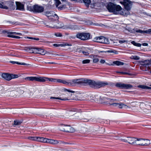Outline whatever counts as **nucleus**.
Listing matches in <instances>:
<instances>
[{
  "mask_svg": "<svg viewBox=\"0 0 151 151\" xmlns=\"http://www.w3.org/2000/svg\"><path fill=\"white\" fill-rule=\"evenodd\" d=\"M143 146L149 145L150 144V141L149 139H143Z\"/></svg>",
  "mask_w": 151,
  "mask_h": 151,
  "instance_id": "b1692460",
  "label": "nucleus"
},
{
  "mask_svg": "<svg viewBox=\"0 0 151 151\" xmlns=\"http://www.w3.org/2000/svg\"><path fill=\"white\" fill-rule=\"evenodd\" d=\"M121 3L124 5L125 10L123 9L121 7V9L120 10L121 12H122L121 13V15L127 16L129 15L130 13L129 11L132 6V2L129 0H123Z\"/></svg>",
  "mask_w": 151,
  "mask_h": 151,
  "instance_id": "f03ea898",
  "label": "nucleus"
},
{
  "mask_svg": "<svg viewBox=\"0 0 151 151\" xmlns=\"http://www.w3.org/2000/svg\"><path fill=\"white\" fill-rule=\"evenodd\" d=\"M46 77H30L24 78V80L27 81H36L41 82H45Z\"/></svg>",
  "mask_w": 151,
  "mask_h": 151,
  "instance_id": "423d86ee",
  "label": "nucleus"
},
{
  "mask_svg": "<svg viewBox=\"0 0 151 151\" xmlns=\"http://www.w3.org/2000/svg\"><path fill=\"white\" fill-rule=\"evenodd\" d=\"M38 137H30L29 138V139L37 141H38Z\"/></svg>",
  "mask_w": 151,
  "mask_h": 151,
  "instance_id": "a18cd8bd",
  "label": "nucleus"
},
{
  "mask_svg": "<svg viewBox=\"0 0 151 151\" xmlns=\"http://www.w3.org/2000/svg\"><path fill=\"white\" fill-rule=\"evenodd\" d=\"M1 76L3 78L7 81H9L12 79L16 78L18 77L17 75L11 74L6 73H2L1 75Z\"/></svg>",
  "mask_w": 151,
  "mask_h": 151,
  "instance_id": "9d476101",
  "label": "nucleus"
},
{
  "mask_svg": "<svg viewBox=\"0 0 151 151\" xmlns=\"http://www.w3.org/2000/svg\"><path fill=\"white\" fill-rule=\"evenodd\" d=\"M126 30L128 31L130 33H134L135 30L134 29H132L129 27H127L125 28Z\"/></svg>",
  "mask_w": 151,
  "mask_h": 151,
  "instance_id": "bb28decb",
  "label": "nucleus"
},
{
  "mask_svg": "<svg viewBox=\"0 0 151 151\" xmlns=\"http://www.w3.org/2000/svg\"><path fill=\"white\" fill-rule=\"evenodd\" d=\"M120 140L125 142H127L129 144L134 145H135L136 142V138L130 137H127L125 138H122Z\"/></svg>",
  "mask_w": 151,
  "mask_h": 151,
  "instance_id": "0eeeda50",
  "label": "nucleus"
},
{
  "mask_svg": "<svg viewBox=\"0 0 151 151\" xmlns=\"http://www.w3.org/2000/svg\"><path fill=\"white\" fill-rule=\"evenodd\" d=\"M63 90L64 91H67L68 92H71L72 93H74L76 92L75 91H71V90H69L67 89L66 88H64V89H63Z\"/></svg>",
  "mask_w": 151,
  "mask_h": 151,
  "instance_id": "de8ad7c7",
  "label": "nucleus"
},
{
  "mask_svg": "<svg viewBox=\"0 0 151 151\" xmlns=\"http://www.w3.org/2000/svg\"><path fill=\"white\" fill-rule=\"evenodd\" d=\"M17 9L23 10L24 9V6L23 4L19 2H16Z\"/></svg>",
  "mask_w": 151,
  "mask_h": 151,
  "instance_id": "a211bd4d",
  "label": "nucleus"
},
{
  "mask_svg": "<svg viewBox=\"0 0 151 151\" xmlns=\"http://www.w3.org/2000/svg\"><path fill=\"white\" fill-rule=\"evenodd\" d=\"M99 60L98 58H94L93 59V62L94 63H97Z\"/></svg>",
  "mask_w": 151,
  "mask_h": 151,
  "instance_id": "864d4df0",
  "label": "nucleus"
},
{
  "mask_svg": "<svg viewBox=\"0 0 151 151\" xmlns=\"http://www.w3.org/2000/svg\"><path fill=\"white\" fill-rule=\"evenodd\" d=\"M36 47H32L31 46H27L24 47V50L26 51H28L31 53L36 52L35 51Z\"/></svg>",
  "mask_w": 151,
  "mask_h": 151,
  "instance_id": "4468645a",
  "label": "nucleus"
},
{
  "mask_svg": "<svg viewBox=\"0 0 151 151\" xmlns=\"http://www.w3.org/2000/svg\"><path fill=\"white\" fill-rule=\"evenodd\" d=\"M85 5L88 6L91 2V0H83Z\"/></svg>",
  "mask_w": 151,
  "mask_h": 151,
  "instance_id": "f704fd0d",
  "label": "nucleus"
},
{
  "mask_svg": "<svg viewBox=\"0 0 151 151\" xmlns=\"http://www.w3.org/2000/svg\"><path fill=\"white\" fill-rule=\"evenodd\" d=\"M136 143L135 145L141 146H143V139L138 138H136Z\"/></svg>",
  "mask_w": 151,
  "mask_h": 151,
  "instance_id": "aec40b11",
  "label": "nucleus"
},
{
  "mask_svg": "<svg viewBox=\"0 0 151 151\" xmlns=\"http://www.w3.org/2000/svg\"><path fill=\"white\" fill-rule=\"evenodd\" d=\"M22 123V122L18 121H14V124L15 125H20Z\"/></svg>",
  "mask_w": 151,
  "mask_h": 151,
  "instance_id": "c03bdc74",
  "label": "nucleus"
},
{
  "mask_svg": "<svg viewBox=\"0 0 151 151\" xmlns=\"http://www.w3.org/2000/svg\"><path fill=\"white\" fill-rule=\"evenodd\" d=\"M43 51L42 52V55H44L45 54L47 55H53V52L52 51H51L50 52H47L46 51Z\"/></svg>",
  "mask_w": 151,
  "mask_h": 151,
  "instance_id": "c756f323",
  "label": "nucleus"
},
{
  "mask_svg": "<svg viewBox=\"0 0 151 151\" xmlns=\"http://www.w3.org/2000/svg\"><path fill=\"white\" fill-rule=\"evenodd\" d=\"M113 63L117 65H123L124 64L123 63L118 61H114Z\"/></svg>",
  "mask_w": 151,
  "mask_h": 151,
  "instance_id": "473e14b6",
  "label": "nucleus"
},
{
  "mask_svg": "<svg viewBox=\"0 0 151 151\" xmlns=\"http://www.w3.org/2000/svg\"><path fill=\"white\" fill-rule=\"evenodd\" d=\"M10 62L13 64L16 63V64H19V65H29V64H26L25 63H19L17 62H16V61H12Z\"/></svg>",
  "mask_w": 151,
  "mask_h": 151,
  "instance_id": "2f4dec72",
  "label": "nucleus"
},
{
  "mask_svg": "<svg viewBox=\"0 0 151 151\" xmlns=\"http://www.w3.org/2000/svg\"><path fill=\"white\" fill-rule=\"evenodd\" d=\"M90 60L88 59H86L83 61L82 63L83 64L88 63H90Z\"/></svg>",
  "mask_w": 151,
  "mask_h": 151,
  "instance_id": "49530a36",
  "label": "nucleus"
},
{
  "mask_svg": "<svg viewBox=\"0 0 151 151\" xmlns=\"http://www.w3.org/2000/svg\"><path fill=\"white\" fill-rule=\"evenodd\" d=\"M13 38L19 39L21 38V37L19 36L14 35Z\"/></svg>",
  "mask_w": 151,
  "mask_h": 151,
  "instance_id": "680f3d73",
  "label": "nucleus"
},
{
  "mask_svg": "<svg viewBox=\"0 0 151 151\" xmlns=\"http://www.w3.org/2000/svg\"><path fill=\"white\" fill-rule=\"evenodd\" d=\"M111 105H112L113 106H117L118 107L121 109L124 108L127 109H132L131 107L130 106H128L127 105L124 104L123 103H115L111 104Z\"/></svg>",
  "mask_w": 151,
  "mask_h": 151,
  "instance_id": "ddd939ff",
  "label": "nucleus"
},
{
  "mask_svg": "<svg viewBox=\"0 0 151 151\" xmlns=\"http://www.w3.org/2000/svg\"><path fill=\"white\" fill-rule=\"evenodd\" d=\"M90 34L88 33H78L76 35L77 38L83 40H86L90 39Z\"/></svg>",
  "mask_w": 151,
  "mask_h": 151,
  "instance_id": "6e6552de",
  "label": "nucleus"
},
{
  "mask_svg": "<svg viewBox=\"0 0 151 151\" xmlns=\"http://www.w3.org/2000/svg\"><path fill=\"white\" fill-rule=\"evenodd\" d=\"M49 27L51 28H55L57 29L63 28V29H65L67 28L66 26H64L63 24L61 22L57 24L54 25L53 27L49 26Z\"/></svg>",
  "mask_w": 151,
  "mask_h": 151,
  "instance_id": "dca6fc26",
  "label": "nucleus"
},
{
  "mask_svg": "<svg viewBox=\"0 0 151 151\" xmlns=\"http://www.w3.org/2000/svg\"><path fill=\"white\" fill-rule=\"evenodd\" d=\"M53 98V99H60V100H68V99H60V98L59 97H52V98Z\"/></svg>",
  "mask_w": 151,
  "mask_h": 151,
  "instance_id": "6e6d98bb",
  "label": "nucleus"
},
{
  "mask_svg": "<svg viewBox=\"0 0 151 151\" xmlns=\"http://www.w3.org/2000/svg\"><path fill=\"white\" fill-rule=\"evenodd\" d=\"M46 143H48L53 145H56L58 144L66 145L69 144V143L61 141H58L57 140L47 139Z\"/></svg>",
  "mask_w": 151,
  "mask_h": 151,
  "instance_id": "9b49d317",
  "label": "nucleus"
},
{
  "mask_svg": "<svg viewBox=\"0 0 151 151\" xmlns=\"http://www.w3.org/2000/svg\"><path fill=\"white\" fill-rule=\"evenodd\" d=\"M55 35L57 37H62V35L61 33H55Z\"/></svg>",
  "mask_w": 151,
  "mask_h": 151,
  "instance_id": "8fccbe9b",
  "label": "nucleus"
},
{
  "mask_svg": "<svg viewBox=\"0 0 151 151\" xmlns=\"http://www.w3.org/2000/svg\"><path fill=\"white\" fill-rule=\"evenodd\" d=\"M12 4L10 1L0 2V8L8 9L11 7Z\"/></svg>",
  "mask_w": 151,
  "mask_h": 151,
  "instance_id": "f8f14e48",
  "label": "nucleus"
},
{
  "mask_svg": "<svg viewBox=\"0 0 151 151\" xmlns=\"http://www.w3.org/2000/svg\"><path fill=\"white\" fill-rule=\"evenodd\" d=\"M131 58L135 60H139L140 59L139 57L137 56H132L131 57Z\"/></svg>",
  "mask_w": 151,
  "mask_h": 151,
  "instance_id": "79ce46f5",
  "label": "nucleus"
},
{
  "mask_svg": "<svg viewBox=\"0 0 151 151\" xmlns=\"http://www.w3.org/2000/svg\"><path fill=\"white\" fill-rule=\"evenodd\" d=\"M118 88L123 91L130 89L132 88V86H116Z\"/></svg>",
  "mask_w": 151,
  "mask_h": 151,
  "instance_id": "2eb2a0df",
  "label": "nucleus"
},
{
  "mask_svg": "<svg viewBox=\"0 0 151 151\" xmlns=\"http://www.w3.org/2000/svg\"><path fill=\"white\" fill-rule=\"evenodd\" d=\"M120 73H121L122 74H129V75H130V74H129V73H126V72H121Z\"/></svg>",
  "mask_w": 151,
  "mask_h": 151,
  "instance_id": "69168bd1",
  "label": "nucleus"
},
{
  "mask_svg": "<svg viewBox=\"0 0 151 151\" xmlns=\"http://www.w3.org/2000/svg\"><path fill=\"white\" fill-rule=\"evenodd\" d=\"M103 86H89V88L97 89L101 88Z\"/></svg>",
  "mask_w": 151,
  "mask_h": 151,
  "instance_id": "cd10ccee",
  "label": "nucleus"
},
{
  "mask_svg": "<svg viewBox=\"0 0 151 151\" xmlns=\"http://www.w3.org/2000/svg\"><path fill=\"white\" fill-rule=\"evenodd\" d=\"M46 79L48 80L49 81L51 82H56L57 79L52 78H49L46 77Z\"/></svg>",
  "mask_w": 151,
  "mask_h": 151,
  "instance_id": "4c0bfd02",
  "label": "nucleus"
},
{
  "mask_svg": "<svg viewBox=\"0 0 151 151\" xmlns=\"http://www.w3.org/2000/svg\"><path fill=\"white\" fill-rule=\"evenodd\" d=\"M97 3H93L91 4V7L92 8H96L97 6Z\"/></svg>",
  "mask_w": 151,
  "mask_h": 151,
  "instance_id": "09e8293b",
  "label": "nucleus"
},
{
  "mask_svg": "<svg viewBox=\"0 0 151 151\" xmlns=\"http://www.w3.org/2000/svg\"><path fill=\"white\" fill-rule=\"evenodd\" d=\"M12 33H14V32H11L8 33L7 36L9 37L13 38V36L14 35H15V34H12Z\"/></svg>",
  "mask_w": 151,
  "mask_h": 151,
  "instance_id": "58836bf2",
  "label": "nucleus"
},
{
  "mask_svg": "<svg viewBox=\"0 0 151 151\" xmlns=\"http://www.w3.org/2000/svg\"><path fill=\"white\" fill-rule=\"evenodd\" d=\"M47 138L38 137V141L44 143H47Z\"/></svg>",
  "mask_w": 151,
  "mask_h": 151,
  "instance_id": "5701e85b",
  "label": "nucleus"
},
{
  "mask_svg": "<svg viewBox=\"0 0 151 151\" xmlns=\"http://www.w3.org/2000/svg\"><path fill=\"white\" fill-rule=\"evenodd\" d=\"M105 62V61L104 60L101 59L100 60V62L101 63H104Z\"/></svg>",
  "mask_w": 151,
  "mask_h": 151,
  "instance_id": "052dcab7",
  "label": "nucleus"
},
{
  "mask_svg": "<svg viewBox=\"0 0 151 151\" xmlns=\"http://www.w3.org/2000/svg\"><path fill=\"white\" fill-rule=\"evenodd\" d=\"M2 32L3 34H4V35H6V34L8 35V33H9L7 31L5 30H3L2 31Z\"/></svg>",
  "mask_w": 151,
  "mask_h": 151,
  "instance_id": "bf43d9fd",
  "label": "nucleus"
},
{
  "mask_svg": "<svg viewBox=\"0 0 151 151\" xmlns=\"http://www.w3.org/2000/svg\"><path fill=\"white\" fill-rule=\"evenodd\" d=\"M100 96L99 95L96 94L95 95H92L91 96V99L93 100L94 101L98 100L100 98Z\"/></svg>",
  "mask_w": 151,
  "mask_h": 151,
  "instance_id": "412c9836",
  "label": "nucleus"
},
{
  "mask_svg": "<svg viewBox=\"0 0 151 151\" xmlns=\"http://www.w3.org/2000/svg\"><path fill=\"white\" fill-rule=\"evenodd\" d=\"M93 41L94 42L106 45H108L110 43L108 38L103 36L96 37L94 38Z\"/></svg>",
  "mask_w": 151,
  "mask_h": 151,
  "instance_id": "39448f33",
  "label": "nucleus"
},
{
  "mask_svg": "<svg viewBox=\"0 0 151 151\" xmlns=\"http://www.w3.org/2000/svg\"><path fill=\"white\" fill-rule=\"evenodd\" d=\"M80 52H81L84 55H88L89 54V53L88 52H85L83 51H80Z\"/></svg>",
  "mask_w": 151,
  "mask_h": 151,
  "instance_id": "5fc2aeb1",
  "label": "nucleus"
},
{
  "mask_svg": "<svg viewBox=\"0 0 151 151\" xmlns=\"http://www.w3.org/2000/svg\"><path fill=\"white\" fill-rule=\"evenodd\" d=\"M138 103L137 102H132L130 104V106L132 107H135L136 105H137Z\"/></svg>",
  "mask_w": 151,
  "mask_h": 151,
  "instance_id": "37998d69",
  "label": "nucleus"
},
{
  "mask_svg": "<svg viewBox=\"0 0 151 151\" xmlns=\"http://www.w3.org/2000/svg\"><path fill=\"white\" fill-rule=\"evenodd\" d=\"M45 15L49 18L51 17L52 15L53 14V13L52 12L49 11H47L45 13Z\"/></svg>",
  "mask_w": 151,
  "mask_h": 151,
  "instance_id": "7c9ffc66",
  "label": "nucleus"
},
{
  "mask_svg": "<svg viewBox=\"0 0 151 151\" xmlns=\"http://www.w3.org/2000/svg\"><path fill=\"white\" fill-rule=\"evenodd\" d=\"M131 43L134 45L138 47H140L141 46V45L140 44L137 43L134 41H132L131 42Z\"/></svg>",
  "mask_w": 151,
  "mask_h": 151,
  "instance_id": "c9c22d12",
  "label": "nucleus"
},
{
  "mask_svg": "<svg viewBox=\"0 0 151 151\" xmlns=\"http://www.w3.org/2000/svg\"><path fill=\"white\" fill-rule=\"evenodd\" d=\"M28 9L30 11L37 12H42L44 10L43 7L37 5H35L33 6H29L28 7Z\"/></svg>",
  "mask_w": 151,
  "mask_h": 151,
  "instance_id": "1a4fd4ad",
  "label": "nucleus"
},
{
  "mask_svg": "<svg viewBox=\"0 0 151 151\" xmlns=\"http://www.w3.org/2000/svg\"><path fill=\"white\" fill-rule=\"evenodd\" d=\"M119 42L120 43L122 44V43H124L125 42H127V41L126 40H119Z\"/></svg>",
  "mask_w": 151,
  "mask_h": 151,
  "instance_id": "4d7b16f0",
  "label": "nucleus"
},
{
  "mask_svg": "<svg viewBox=\"0 0 151 151\" xmlns=\"http://www.w3.org/2000/svg\"><path fill=\"white\" fill-rule=\"evenodd\" d=\"M142 45L144 46H147L148 44L146 43H144L142 44Z\"/></svg>",
  "mask_w": 151,
  "mask_h": 151,
  "instance_id": "774afa93",
  "label": "nucleus"
},
{
  "mask_svg": "<svg viewBox=\"0 0 151 151\" xmlns=\"http://www.w3.org/2000/svg\"><path fill=\"white\" fill-rule=\"evenodd\" d=\"M71 84H88L90 85H107L108 83L107 82H96L93 80L88 79L79 78L75 79L72 80Z\"/></svg>",
  "mask_w": 151,
  "mask_h": 151,
  "instance_id": "f257e3e1",
  "label": "nucleus"
},
{
  "mask_svg": "<svg viewBox=\"0 0 151 151\" xmlns=\"http://www.w3.org/2000/svg\"><path fill=\"white\" fill-rule=\"evenodd\" d=\"M35 51L36 52H35V53H37V54H41L42 55V52L43 50L44 51H45V50L43 49H41L40 48H38L37 47H36V49H35Z\"/></svg>",
  "mask_w": 151,
  "mask_h": 151,
  "instance_id": "4be33fe9",
  "label": "nucleus"
},
{
  "mask_svg": "<svg viewBox=\"0 0 151 151\" xmlns=\"http://www.w3.org/2000/svg\"><path fill=\"white\" fill-rule=\"evenodd\" d=\"M65 129H62V130H65V132H74L75 131V130L73 128L70 126H68L67 127H65Z\"/></svg>",
  "mask_w": 151,
  "mask_h": 151,
  "instance_id": "f3484780",
  "label": "nucleus"
},
{
  "mask_svg": "<svg viewBox=\"0 0 151 151\" xmlns=\"http://www.w3.org/2000/svg\"><path fill=\"white\" fill-rule=\"evenodd\" d=\"M137 87L138 88H141L142 89L151 90V87L147 86H138Z\"/></svg>",
  "mask_w": 151,
  "mask_h": 151,
  "instance_id": "a878e982",
  "label": "nucleus"
},
{
  "mask_svg": "<svg viewBox=\"0 0 151 151\" xmlns=\"http://www.w3.org/2000/svg\"><path fill=\"white\" fill-rule=\"evenodd\" d=\"M56 80L57 82L63 84H71V83L68 82L65 80L57 79Z\"/></svg>",
  "mask_w": 151,
  "mask_h": 151,
  "instance_id": "6ab92c4d",
  "label": "nucleus"
},
{
  "mask_svg": "<svg viewBox=\"0 0 151 151\" xmlns=\"http://www.w3.org/2000/svg\"><path fill=\"white\" fill-rule=\"evenodd\" d=\"M135 110L137 112H143L147 114L151 113V107L143 103H141L139 105V108L135 109Z\"/></svg>",
  "mask_w": 151,
  "mask_h": 151,
  "instance_id": "20e7f679",
  "label": "nucleus"
},
{
  "mask_svg": "<svg viewBox=\"0 0 151 151\" xmlns=\"http://www.w3.org/2000/svg\"><path fill=\"white\" fill-rule=\"evenodd\" d=\"M135 32H139L142 34H144L147 32V31L142 30L141 29H136Z\"/></svg>",
  "mask_w": 151,
  "mask_h": 151,
  "instance_id": "72a5a7b5",
  "label": "nucleus"
},
{
  "mask_svg": "<svg viewBox=\"0 0 151 151\" xmlns=\"http://www.w3.org/2000/svg\"><path fill=\"white\" fill-rule=\"evenodd\" d=\"M140 62L141 64L143 65H148L150 63V61L148 60H146L144 61H141Z\"/></svg>",
  "mask_w": 151,
  "mask_h": 151,
  "instance_id": "c85d7f7f",
  "label": "nucleus"
},
{
  "mask_svg": "<svg viewBox=\"0 0 151 151\" xmlns=\"http://www.w3.org/2000/svg\"><path fill=\"white\" fill-rule=\"evenodd\" d=\"M87 126L86 125H84L83 127L82 130L83 131H86L87 129Z\"/></svg>",
  "mask_w": 151,
  "mask_h": 151,
  "instance_id": "603ef678",
  "label": "nucleus"
},
{
  "mask_svg": "<svg viewBox=\"0 0 151 151\" xmlns=\"http://www.w3.org/2000/svg\"><path fill=\"white\" fill-rule=\"evenodd\" d=\"M115 137V139H121L120 138L118 137V136H116ZM122 138H121V139Z\"/></svg>",
  "mask_w": 151,
  "mask_h": 151,
  "instance_id": "338daca9",
  "label": "nucleus"
},
{
  "mask_svg": "<svg viewBox=\"0 0 151 151\" xmlns=\"http://www.w3.org/2000/svg\"><path fill=\"white\" fill-rule=\"evenodd\" d=\"M55 4L56 5V6L57 7H58V6L59 5L60 3V2L59 1V0H55Z\"/></svg>",
  "mask_w": 151,
  "mask_h": 151,
  "instance_id": "a19ab883",
  "label": "nucleus"
},
{
  "mask_svg": "<svg viewBox=\"0 0 151 151\" xmlns=\"http://www.w3.org/2000/svg\"><path fill=\"white\" fill-rule=\"evenodd\" d=\"M147 32L146 33L151 34V29H149L147 31Z\"/></svg>",
  "mask_w": 151,
  "mask_h": 151,
  "instance_id": "0e129e2a",
  "label": "nucleus"
},
{
  "mask_svg": "<svg viewBox=\"0 0 151 151\" xmlns=\"http://www.w3.org/2000/svg\"><path fill=\"white\" fill-rule=\"evenodd\" d=\"M106 52L105 51H98V53L99 54H100V53H106Z\"/></svg>",
  "mask_w": 151,
  "mask_h": 151,
  "instance_id": "e2e57ef3",
  "label": "nucleus"
},
{
  "mask_svg": "<svg viewBox=\"0 0 151 151\" xmlns=\"http://www.w3.org/2000/svg\"><path fill=\"white\" fill-rule=\"evenodd\" d=\"M106 52H109V53H114L115 54H118V52L117 51L115 50H108L107 51H106Z\"/></svg>",
  "mask_w": 151,
  "mask_h": 151,
  "instance_id": "ea45409f",
  "label": "nucleus"
},
{
  "mask_svg": "<svg viewBox=\"0 0 151 151\" xmlns=\"http://www.w3.org/2000/svg\"><path fill=\"white\" fill-rule=\"evenodd\" d=\"M58 8L59 9L62 10L63 8H65V5H63L61 6H60L59 7H58Z\"/></svg>",
  "mask_w": 151,
  "mask_h": 151,
  "instance_id": "3c124183",
  "label": "nucleus"
},
{
  "mask_svg": "<svg viewBox=\"0 0 151 151\" xmlns=\"http://www.w3.org/2000/svg\"><path fill=\"white\" fill-rule=\"evenodd\" d=\"M107 8L109 12H113L115 14L121 15V13H122L120 11L121 7L119 5H116L112 3L108 4Z\"/></svg>",
  "mask_w": 151,
  "mask_h": 151,
  "instance_id": "7ed1b4c3",
  "label": "nucleus"
},
{
  "mask_svg": "<svg viewBox=\"0 0 151 151\" xmlns=\"http://www.w3.org/2000/svg\"><path fill=\"white\" fill-rule=\"evenodd\" d=\"M49 19L53 20H57L58 19V17L56 14H54L49 17Z\"/></svg>",
  "mask_w": 151,
  "mask_h": 151,
  "instance_id": "393cba45",
  "label": "nucleus"
},
{
  "mask_svg": "<svg viewBox=\"0 0 151 151\" xmlns=\"http://www.w3.org/2000/svg\"><path fill=\"white\" fill-rule=\"evenodd\" d=\"M12 34H15V35H22V34L21 33H17V32H14V33H12Z\"/></svg>",
  "mask_w": 151,
  "mask_h": 151,
  "instance_id": "13d9d810",
  "label": "nucleus"
},
{
  "mask_svg": "<svg viewBox=\"0 0 151 151\" xmlns=\"http://www.w3.org/2000/svg\"><path fill=\"white\" fill-rule=\"evenodd\" d=\"M67 126H68L66 125H65L62 124L60 125L59 126V128L60 130L65 132V130H62V129H64L65 128V127H67Z\"/></svg>",
  "mask_w": 151,
  "mask_h": 151,
  "instance_id": "e433bc0d",
  "label": "nucleus"
}]
</instances>
